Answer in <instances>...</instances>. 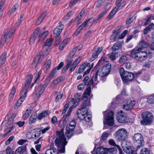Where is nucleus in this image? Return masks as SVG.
I'll use <instances>...</instances> for the list:
<instances>
[{
  "instance_id": "obj_30",
  "label": "nucleus",
  "mask_w": 154,
  "mask_h": 154,
  "mask_svg": "<svg viewBox=\"0 0 154 154\" xmlns=\"http://www.w3.org/2000/svg\"><path fill=\"white\" fill-rule=\"evenodd\" d=\"M16 115L14 114L10 117L8 121V123L10 125V126L9 127V128H10L11 130L13 129L14 127L13 120L16 117Z\"/></svg>"
},
{
  "instance_id": "obj_42",
  "label": "nucleus",
  "mask_w": 154,
  "mask_h": 154,
  "mask_svg": "<svg viewBox=\"0 0 154 154\" xmlns=\"http://www.w3.org/2000/svg\"><path fill=\"white\" fill-rule=\"evenodd\" d=\"M150 151L149 149L147 148H143L140 152V154H150Z\"/></svg>"
},
{
  "instance_id": "obj_52",
  "label": "nucleus",
  "mask_w": 154,
  "mask_h": 154,
  "mask_svg": "<svg viewBox=\"0 0 154 154\" xmlns=\"http://www.w3.org/2000/svg\"><path fill=\"white\" fill-rule=\"evenodd\" d=\"M52 43L53 42L51 39L50 38L48 39L45 42V46L49 47L51 45Z\"/></svg>"
},
{
  "instance_id": "obj_58",
  "label": "nucleus",
  "mask_w": 154,
  "mask_h": 154,
  "mask_svg": "<svg viewBox=\"0 0 154 154\" xmlns=\"http://www.w3.org/2000/svg\"><path fill=\"white\" fill-rule=\"evenodd\" d=\"M37 36L33 34L32 35L30 40V43H33L35 41Z\"/></svg>"
},
{
  "instance_id": "obj_63",
  "label": "nucleus",
  "mask_w": 154,
  "mask_h": 154,
  "mask_svg": "<svg viewBox=\"0 0 154 154\" xmlns=\"http://www.w3.org/2000/svg\"><path fill=\"white\" fill-rule=\"evenodd\" d=\"M85 85L81 83L78 86V88L80 90H82L84 88Z\"/></svg>"
},
{
  "instance_id": "obj_60",
  "label": "nucleus",
  "mask_w": 154,
  "mask_h": 154,
  "mask_svg": "<svg viewBox=\"0 0 154 154\" xmlns=\"http://www.w3.org/2000/svg\"><path fill=\"white\" fill-rule=\"evenodd\" d=\"M7 53L4 52L2 55L0 60L3 61H5Z\"/></svg>"
},
{
  "instance_id": "obj_13",
  "label": "nucleus",
  "mask_w": 154,
  "mask_h": 154,
  "mask_svg": "<svg viewBox=\"0 0 154 154\" xmlns=\"http://www.w3.org/2000/svg\"><path fill=\"white\" fill-rule=\"evenodd\" d=\"M48 85V84H45L44 85L40 84L38 87L35 89V94L37 97H39L45 91L46 88Z\"/></svg>"
},
{
  "instance_id": "obj_12",
  "label": "nucleus",
  "mask_w": 154,
  "mask_h": 154,
  "mask_svg": "<svg viewBox=\"0 0 154 154\" xmlns=\"http://www.w3.org/2000/svg\"><path fill=\"white\" fill-rule=\"evenodd\" d=\"M127 115L122 110H121L117 113L116 119L117 121L120 123H125L128 122Z\"/></svg>"
},
{
  "instance_id": "obj_45",
  "label": "nucleus",
  "mask_w": 154,
  "mask_h": 154,
  "mask_svg": "<svg viewBox=\"0 0 154 154\" xmlns=\"http://www.w3.org/2000/svg\"><path fill=\"white\" fill-rule=\"evenodd\" d=\"M138 148H137L135 151H134L131 148H127L126 151V152L127 154H137L136 152V151L138 150Z\"/></svg>"
},
{
  "instance_id": "obj_46",
  "label": "nucleus",
  "mask_w": 154,
  "mask_h": 154,
  "mask_svg": "<svg viewBox=\"0 0 154 154\" xmlns=\"http://www.w3.org/2000/svg\"><path fill=\"white\" fill-rule=\"evenodd\" d=\"M51 63V60L49 59L44 64V67L46 69V70L50 68Z\"/></svg>"
},
{
  "instance_id": "obj_22",
  "label": "nucleus",
  "mask_w": 154,
  "mask_h": 154,
  "mask_svg": "<svg viewBox=\"0 0 154 154\" xmlns=\"http://www.w3.org/2000/svg\"><path fill=\"white\" fill-rule=\"evenodd\" d=\"M65 79L64 76L60 77L54 80L51 84V87H53L59 83L63 81Z\"/></svg>"
},
{
  "instance_id": "obj_41",
  "label": "nucleus",
  "mask_w": 154,
  "mask_h": 154,
  "mask_svg": "<svg viewBox=\"0 0 154 154\" xmlns=\"http://www.w3.org/2000/svg\"><path fill=\"white\" fill-rule=\"evenodd\" d=\"M86 63H85L80 67L77 72L78 73H81L84 71L86 68Z\"/></svg>"
},
{
  "instance_id": "obj_49",
  "label": "nucleus",
  "mask_w": 154,
  "mask_h": 154,
  "mask_svg": "<svg viewBox=\"0 0 154 154\" xmlns=\"http://www.w3.org/2000/svg\"><path fill=\"white\" fill-rule=\"evenodd\" d=\"M127 60V58L125 56H122L119 59V62L120 63H122L125 62Z\"/></svg>"
},
{
  "instance_id": "obj_2",
  "label": "nucleus",
  "mask_w": 154,
  "mask_h": 154,
  "mask_svg": "<svg viewBox=\"0 0 154 154\" xmlns=\"http://www.w3.org/2000/svg\"><path fill=\"white\" fill-rule=\"evenodd\" d=\"M131 56L137 60L143 61L147 57L146 52L145 51H141L137 48L132 49L130 52Z\"/></svg>"
},
{
  "instance_id": "obj_40",
  "label": "nucleus",
  "mask_w": 154,
  "mask_h": 154,
  "mask_svg": "<svg viewBox=\"0 0 154 154\" xmlns=\"http://www.w3.org/2000/svg\"><path fill=\"white\" fill-rule=\"evenodd\" d=\"M25 148L23 146L18 147L15 151V154H20L25 151Z\"/></svg>"
},
{
  "instance_id": "obj_24",
  "label": "nucleus",
  "mask_w": 154,
  "mask_h": 154,
  "mask_svg": "<svg viewBox=\"0 0 154 154\" xmlns=\"http://www.w3.org/2000/svg\"><path fill=\"white\" fill-rule=\"evenodd\" d=\"M50 149H48L46 152V154H58L56 149L54 148V145L53 143H51L50 144Z\"/></svg>"
},
{
  "instance_id": "obj_23",
  "label": "nucleus",
  "mask_w": 154,
  "mask_h": 154,
  "mask_svg": "<svg viewBox=\"0 0 154 154\" xmlns=\"http://www.w3.org/2000/svg\"><path fill=\"white\" fill-rule=\"evenodd\" d=\"M108 11V9H106L98 15V17L96 20H95V18H90L91 19V20L93 21L95 23L100 22V19L106 14Z\"/></svg>"
},
{
  "instance_id": "obj_9",
  "label": "nucleus",
  "mask_w": 154,
  "mask_h": 154,
  "mask_svg": "<svg viewBox=\"0 0 154 154\" xmlns=\"http://www.w3.org/2000/svg\"><path fill=\"white\" fill-rule=\"evenodd\" d=\"M85 111H82L80 110H78L77 112V115L78 118L81 120H84L87 122L90 121L91 117L88 114V111L85 112Z\"/></svg>"
},
{
  "instance_id": "obj_17",
  "label": "nucleus",
  "mask_w": 154,
  "mask_h": 154,
  "mask_svg": "<svg viewBox=\"0 0 154 154\" xmlns=\"http://www.w3.org/2000/svg\"><path fill=\"white\" fill-rule=\"evenodd\" d=\"M91 20L90 18H88L81 25L79 26L75 32L74 33L75 35H78L82 31L83 29L87 25L88 23Z\"/></svg>"
},
{
  "instance_id": "obj_64",
  "label": "nucleus",
  "mask_w": 154,
  "mask_h": 154,
  "mask_svg": "<svg viewBox=\"0 0 154 154\" xmlns=\"http://www.w3.org/2000/svg\"><path fill=\"white\" fill-rule=\"evenodd\" d=\"M69 125L70 126L72 127V129H74L75 125V122L74 120L70 122Z\"/></svg>"
},
{
  "instance_id": "obj_29",
  "label": "nucleus",
  "mask_w": 154,
  "mask_h": 154,
  "mask_svg": "<svg viewBox=\"0 0 154 154\" xmlns=\"http://www.w3.org/2000/svg\"><path fill=\"white\" fill-rule=\"evenodd\" d=\"M50 113L48 111H45L39 114L37 117V118L39 120H42L43 118H45Z\"/></svg>"
},
{
  "instance_id": "obj_57",
  "label": "nucleus",
  "mask_w": 154,
  "mask_h": 154,
  "mask_svg": "<svg viewBox=\"0 0 154 154\" xmlns=\"http://www.w3.org/2000/svg\"><path fill=\"white\" fill-rule=\"evenodd\" d=\"M149 48L151 51H154V38H153L152 39L151 43L149 46Z\"/></svg>"
},
{
  "instance_id": "obj_26",
  "label": "nucleus",
  "mask_w": 154,
  "mask_h": 154,
  "mask_svg": "<svg viewBox=\"0 0 154 154\" xmlns=\"http://www.w3.org/2000/svg\"><path fill=\"white\" fill-rule=\"evenodd\" d=\"M153 29H154V24L152 23L144 29L143 30L144 34L146 35L148 32Z\"/></svg>"
},
{
  "instance_id": "obj_15",
  "label": "nucleus",
  "mask_w": 154,
  "mask_h": 154,
  "mask_svg": "<svg viewBox=\"0 0 154 154\" xmlns=\"http://www.w3.org/2000/svg\"><path fill=\"white\" fill-rule=\"evenodd\" d=\"M26 94L27 93L26 92V91H24L22 90L20 94L21 96L14 106V109H16L21 105L22 102L24 100Z\"/></svg>"
},
{
  "instance_id": "obj_59",
  "label": "nucleus",
  "mask_w": 154,
  "mask_h": 154,
  "mask_svg": "<svg viewBox=\"0 0 154 154\" xmlns=\"http://www.w3.org/2000/svg\"><path fill=\"white\" fill-rule=\"evenodd\" d=\"M122 0H117L116 2V6L114 8H117V10H118L120 6L121 5V2Z\"/></svg>"
},
{
  "instance_id": "obj_19",
  "label": "nucleus",
  "mask_w": 154,
  "mask_h": 154,
  "mask_svg": "<svg viewBox=\"0 0 154 154\" xmlns=\"http://www.w3.org/2000/svg\"><path fill=\"white\" fill-rule=\"evenodd\" d=\"M41 58V54H39L38 55H37L35 57L31 65V67L32 68H35L37 65L39 63Z\"/></svg>"
},
{
  "instance_id": "obj_51",
  "label": "nucleus",
  "mask_w": 154,
  "mask_h": 154,
  "mask_svg": "<svg viewBox=\"0 0 154 154\" xmlns=\"http://www.w3.org/2000/svg\"><path fill=\"white\" fill-rule=\"evenodd\" d=\"M147 102L149 103H154V96H149L147 98Z\"/></svg>"
},
{
  "instance_id": "obj_7",
  "label": "nucleus",
  "mask_w": 154,
  "mask_h": 154,
  "mask_svg": "<svg viewBox=\"0 0 154 154\" xmlns=\"http://www.w3.org/2000/svg\"><path fill=\"white\" fill-rule=\"evenodd\" d=\"M134 143L139 148L144 144V141L143 136L140 134L137 133L134 134L133 138Z\"/></svg>"
},
{
  "instance_id": "obj_14",
  "label": "nucleus",
  "mask_w": 154,
  "mask_h": 154,
  "mask_svg": "<svg viewBox=\"0 0 154 154\" xmlns=\"http://www.w3.org/2000/svg\"><path fill=\"white\" fill-rule=\"evenodd\" d=\"M123 108L125 110H130L134 106L135 102L134 100H128L124 102Z\"/></svg>"
},
{
  "instance_id": "obj_61",
  "label": "nucleus",
  "mask_w": 154,
  "mask_h": 154,
  "mask_svg": "<svg viewBox=\"0 0 154 154\" xmlns=\"http://www.w3.org/2000/svg\"><path fill=\"white\" fill-rule=\"evenodd\" d=\"M79 0H71L69 4V6L71 8Z\"/></svg>"
},
{
  "instance_id": "obj_20",
  "label": "nucleus",
  "mask_w": 154,
  "mask_h": 154,
  "mask_svg": "<svg viewBox=\"0 0 154 154\" xmlns=\"http://www.w3.org/2000/svg\"><path fill=\"white\" fill-rule=\"evenodd\" d=\"M64 63L63 62H61L59 64L58 66L54 68L50 73L49 77L50 78L52 77L54 75L57 73V71L60 69L63 66Z\"/></svg>"
},
{
  "instance_id": "obj_50",
  "label": "nucleus",
  "mask_w": 154,
  "mask_h": 154,
  "mask_svg": "<svg viewBox=\"0 0 154 154\" xmlns=\"http://www.w3.org/2000/svg\"><path fill=\"white\" fill-rule=\"evenodd\" d=\"M117 54V53L116 52H112L111 54L109 56V58L111 60H114L116 58V55Z\"/></svg>"
},
{
  "instance_id": "obj_4",
  "label": "nucleus",
  "mask_w": 154,
  "mask_h": 154,
  "mask_svg": "<svg viewBox=\"0 0 154 154\" xmlns=\"http://www.w3.org/2000/svg\"><path fill=\"white\" fill-rule=\"evenodd\" d=\"M141 116L143 120L140 121V123L142 125H150L153 121V116L152 113L149 112H143L142 113Z\"/></svg>"
},
{
  "instance_id": "obj_44",
  "label": "nucleus",
  "mask_w": 154,
  "mask_h": 154,
  "mask_svg": "<svg viewBox=\"0 0 154 154\" xmlns=\"http://www.w3.org/2000/svg\"><path fill=\"white\" fill-rule=\"evenodd\" d=\"M31 113V110L30 109H27L23 116V119L26 120L29 117Z\"/></svg>"
},
{
  "instance_id": "obj_54",
  "label": "nucleus",
  "mask_w": 154,
  "mask_h": 154,
  "mask_svg": "<svg viewBox=\"0 0 154 154\" xmlns=\"http://www.w3.org/2000/svg\"><path fill=\"white\" fill-rule=\"evenodd\" d=\"M6 151L7 154H14V151L10 147L8 146L7 147Z\"/></svg>"
},
{
  "instance_id": "obj_25",
  "label": "nucleus",
  "mask_w": 154,
  "mask_h": 154,
  "mask_svg": "<svg viewBox=\"0 0 154 154\" xmlns=\"http://www.w3.org/2000/svg\"><path fill=\"white\" fill-rule=\"evenodd\" d=\"M48 33V31L42 32L41 31L38 35V41L39 42L43 41L46 37Z\"/></svg>"
},
{
  "instance_id": "obj_3",
  "label": "nucleus",
  "mask_w": 154,
  "mask_h": 154,
  "mask_svg": "<svg viewBox=\"0 0 154 154\" xmlns=\"http://www.w3.org/2000/svg\"><path fill=\"white\" fill-rule=\"evenodd\" d=\"M119 73L124 83H127L132 81L134 77V74L130 72L125 71L123 68H121Z\"/></svg>"
},
{
  "instance_id": "obj_5",
  "label": "nucleus",
  "mask_w": 154,
  "mask_h": 154,
  "mask_svg": "<svg viewBox=\"0 0 154 154\" xmlns=\"http://www.w3.org/2000/svg\"><path fill=\"white\" fill-rule=\"evenodd\" d=\"M116 138L119 141H125L127 139L128 133L124 128L119 129L116 133Z\"/></svg>"
},
{
  "instance_id": "obj_35",
  "label": "nucleus",
  "mask_w": 154,
  "mask_h": 154,
  "mask_svg": "<svg viewBox=\"0 0 154 154\" xmlns=\"http://www.w3.org/2000/svg\"><path fill=\"white\" fill-rule=\"evenodd\" d=\"M121 47V45L120 42H117L112 47V49L113 51L118 50Z\"/></svg>"
},
{
  "instance_id": "obj_8",
  "label": "nucleus",
  "mask_w": 154,
  "mask_h": 154,
  "mask_svg": "<svg viewBox=\"0 0 154 154\" xmlns=\"http://www.w3.org/2000/svg\"><path fill=\"white\" fill-rule=\"evenodd\" d=\"M104 118L106 124L109 126H112L113 123V112L112 111H105L104 112Z\"/></svg>"
},
{
  "instance_id": "obj_47",
  "label": "nucleus",
  "mask_w": 154,
  "mask_h": 154,
  "mask_svg": "<svg viewBox=\"0 0 154 154\" xmlns=\"http://www.w3.org/2000/svg\"><path fill=\"white\" fill-rule=\"evenodd\" d=\"M37 116L35 115H32L30 117L29 121V124H32L34 123L36 119Z\"/></svg>"
},
{
  "instance_id": "obj_56",
  "label": "nucleus",
  "mask_w": 154,
  "mask_h": 154,
  "mask_svg": "<svg viewBox=\"0 0 154 154\" xmlns=\"http://www.w3.org/2000/svg\"><path fill=\"white\" fill-rule=\"evenodd\" d=\"M82 59V57L81 56H79L78 58L76 59L73 63V64H74L76 66L80 62Z\"/></svg>"
},
{
  "instance_id": "obj_53",
  "label": "nucleus",
  "mask_w": 154,
  "mask_h": 154,
  "mask_svg": "<svg viewBox=\"0 0 154 154\" xmlns=\"http://www.w3.org/2000/svg\"><path fill=\"white\" fill-rule=\"evenodd\" d=\"M99 72L100 71L99 70L97 71L96 72L95 74H94L92 77V79H93L96 82L98 81L97 76L98 75H99Z\"/></svg>"
},
{
  "instance_id": "obj_10",
  "label": "nucleus",
  "mask_w": 154,
  "mask_h": 154,
  "mask_svg": "<svg viewBox=\"0 0 154 154\" xmlns=\"http://www.w3.org/2000/svg\"><path fill=\"white\" fill-rule=\"evenodd\" d=\"M111 65L107 63L103 66L100 70L99 71V76L103 77L108 75L110 71Z\"/></svg>"
},
{
  "instance_id": "obj_32",
  "label": "nucleus",
  "mask_w": 154,
  "mask_h": 154,
  "mask_svg": "<svg viewBox=\"0 0 154 154\" xmlns=\"http://www.w3.org/2000/svg\"><path fill=\"white\" fill-rule=\"evenodd\" d=\"M29 134L31 136V137H29L30 139H36L40 135V132L38 130H35L34 133H29ZM27 135H29V134H27Z\"/></svg>"
},
{
  "instance_id": "obj_39",
  "label": "nucleus",
  "mask_w": 154,
  "mask_h": 154,
  "mask_svg": "<svg viewBox=\"0 0 154 154\" xmlns=\"http://www.w3.org/2000/svg\"><path fill=\"white\" fill-rule=\"evenodd\" d=\"M91 92V88L90 86H89L86 90L85 91L84 93V95L83 96V99L85 98H87V96H89Z\"/></svg>"
},
{
  "instance_id": "obj_43",
  "label": "nucleus",
  "mask_w": 154,
  "mask_h": 154,
  "mask_svg": "<svg viewBox=\"0 0 154 154\" xmlns=\"http://www.w3.org/2000/svg\"><path fill=\"white\" fill-rule=\"evenodd\" d=\"M77 49L78 47L76 46L69 53V58L71 59L72 58L73 56L75 54Z\"/></svg>"
},
{
  "instance_id": "obj_18",
  "label": "nucleus",
  "mask_w": 154,
  "mask_h": 154,
  "mask_svg": "<svg viewBox=\"0 0 154 154\" xmlns=\"http://www.w3.org/2000/svg\"><path fill=\"white\" fill-rule=\"evenodd\" d=\"M32 74H30L27 76L25 85L22 91H26V92L27 93V90L32 80Z\"/></svg>"
},
{
  "instance_id": "obj_62",
  "label": "nucleus",
  "mask_w": 154,
  "mask_h": 154,
  "mask_svg": "<svg viewBox=\"0 0 154 154\" xmlns=\"http://www.w3.org/2000/svg\"><path fill=\"white\" fill-rule=\"evenodd\" d=\"M108 134L107 133L104 132L103 133L101 136V138L103 140H105L108 136Z\"/></svg>"
},
{
  "instance_id": "obj_11",
  "label": "nucleus",
  "mask_w": 154,
  "mask_h": 154,
  "mask_svg": "<svg viewBox=\"0 0 154 154\" xmlns=\"http://www.w3.org/2000/svg\"><path fill=\"white\" fill-rule=\"evenodd\" d=\"M15 32V29L14 28H11L9 31L6 30L4 32V35L2 38L0 42V46L2 47L5 42L8 36L10 38L12 35Z\"/></svg>"
},
{
  "instance_id": "obj_21",
  "label": "nucleus",
  "mask_w": 154,
  "mask_h": 154,
  "mask_svg": "<svg viewBox=\"0 0 154 154\" xmlns=\"http://www.w3.org/2000/svg\"><path fill=\"white\" fill-rule=\"evenodd\" d=\"M149 46V44L147 42L143 40L139 42L138 44L139 48L137 47L139 50H141L144 48H146Z\"/></svg>"
},
{
  "instance_id": "obj_31",
  "label": "nucleus",
  "mask_w": 154,
  "mask_h": 154,
  "mask_svg": "<svg viewBox=\"0 0 154 154\" xmlns=\"http://www.w3.org/2000/svg\"><path fill=\"white\" fill-rule=\"evenodd\" d=\"M89 102L88 100L84 101L82 104L81 105V108L79 109V110H80L81 111H85V112L87 113V112L88 109L86 108L88 105L89 104Z\"/></svg>"
},
{
  "instance_id": "obj_27",
  "label": "nucleus",
  "mask_w": 154,
  "mask_h": 154,
  "mask_svg": "<svg viewBox=\"0 0 154 154\" xmlns=\"http://www.w3.org/2000/svg\"><path fill=\"white\" fill-rule=\"evenodd\" d=\"M72 127L70 126L69 125H67L66 128V131L65 132V135L67 137L70 138L69 136L72 133V131L74 129H72Z\"/></svg>"
},
{
  "instance_id": "obj_36",
  "label": "nucleus",
  "mask_w": 154,
  "mask_h": 154,
  "mask_svg": "<svg viewBox=\"0 0 154 154\" xmlns=\"http://www.w3.org/2000/svg\"><path fill=\"white\" fill-rule=\"evenodd\" d=\"M15 91L16 89L14 87H13L9 95V101H11L13 99Z\"/></svg>"
},
{
  "instance_id": "obj_6",
  "label": "nucleus",
  "mask_w": 154,
  "mask_h": 154,
  "mask_svg": "<svg viewBox=\"0 0 154 154\" xmlns=\"http://www.w3.org/2000/svg\"><path fill=\"white\" fill-rule=\"evenodd\" d=\"M59 25L57 26L54 30L53 34L56 38L55 41L57 44H58L61 41V37L60 36L62 30L64 28V25L60 22L58 23Z\"/></svg>"
},
{
  "instance_id": "obj_1",
  "label": "nucleus",
  "mask_w": 154,
  "mask_h": 154,
  "mask_svg": "<svg viewBox=\"0 0 154 154\" xmlns=\"http://www.w3.org/2000/svg\"><path fill=\"white\" fill-rule=\"evenodd\" d=\"M57 137L55 140L56 146L59 149V151L61 153H64L65 151V146L67 143L66 139L65 137L62 130L60 131L56 132Z\"/></svg>"
},
{
  "instance_id": "obj_37",
  "label": "nucleus",
  "mask_w": 154,
  "mask_h": 154,
  "mask_svg": "<svg viewBox=\"0 0 154 154\" xmlns=\"http://www.w3.org/2000/svg\"><path fill=\"white\" fill-rule=\"evenodd\" d=\"M19 7V5L17 4L14 5L11 8V9L9 11V14L10 15H12L16 11L17 9Z\"/></svg>"
},
{
  "instance_id": "obj_55",
  "label": "nucleus",
  "mask_w": 154,
  "mask_h": 154,
  "mask_svg": "<svg viewBox=\"0 0 154 154\" xmlns=\"http://www.w3.org/2000/svg\"><path fill=\"white\" fill-rule=\"evenodd\" d=\"M14 136H12L10 137L5 142V144L6 145H9L11 142L14 138Z\"/></svg>"
},
{
  "instance_id": "obj_38",
  "label": "nucleus",
  "mask_w": 154,
  "mask_h": 154,
  "mask_svg": "<svg viewBox=\"0 0 154 154\" xmlns=\"http://www.w3.org/2000/svg\"><path fill=\"white\" fill-rule=\"evenodd\" d=\"M118 10L116 8H114L109 14L108 18L109 20L115 14Z\"/></svg>"
},
{
  "instance_id": "obj_16",
  "label": "nucleus",
  "mask_w": 154,
  "mask_h": 154,
  "mask_svg": "<svg viewBox=\"0 0 154 154\" xmlns=\"http://www.w3.org/2000/svg\"><path fill=\"white\" fill-rule=\"evenodd\" d=\"M103 48L102 47H99L96 46L95 47L92 54V58L91 59V61H92L97 58L98 57V55L101 52Z\"/></svg>"
},
{
  "instance_id": "obj_28",
  "label": "nucleus",
  "mask_w": 154,
  "mask_h": 154,
  "mask_svg": "<svg viewBox=\"0 0 154 154\" xmlns=\"http://www.w3.org/2000/svg\"><path fill=\"white\" fill-rule=\"evenodd\" d=\"M106 148L102 147L98 148L96 150V154H106Z\"/></svg>"
},
{
  "instance_id": "obj_33",
  "label": "nucleus",
  "mask_w": 154,
  "mask_h": 154,
  "mask_svg": "<svg viewBox=\"0 0 154 154\" xmlns=\"http://www.w3.org/2000/svg\"><path fill=\"white\" fill-rule=\"evenodd\" d=\"M136 17L134 15L129 16V17L126 20V23L127 25H129L132 23L135 19Z\"/></svg>"
},
{
  "instance_id": "obj_48",
  "label": "nucleus",
  "mask_w": 154,
  "mask_h": 154,
  "mask_svg": "<svg viewBox=\"0 0 154 154\" xmlns=\"http://www.w3.org/2000/svg\"><path fill=\"white\" fill-rule=\"evenodd\" d=\"M63 96V94H61L60 92H57L56 93V96L55 99V101L57 102L60 100H61Z\"/></svg>"
},
{
  "instance_id": "obj_34",
  "label": "nucleus",
  "mask_w": 154,
  "mask_h": 154,
  "mask_svg": "<svg viewBox=\"0 0 154 154\" xmlns=\"http://www.w3.org/2000/svg\"><path fill=\"white\" fill-rule=\"evenodd\" d=\"M106 154H115L117 152L116 148L113 147L111 148H106Z\"/></svg>"
}]
</instances>
